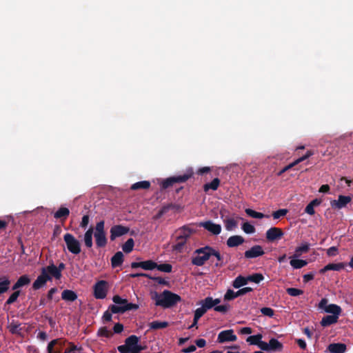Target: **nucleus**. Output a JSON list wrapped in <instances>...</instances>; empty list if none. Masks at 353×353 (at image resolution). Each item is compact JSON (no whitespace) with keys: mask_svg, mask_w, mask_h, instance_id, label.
<instances>
[{"mask_svg":"<svg viewBox=\"0 0 353 353\" xmlns=\"http://www.w3.org/2000/svg\"><path fill=\"white\" fill-rule=\"evenodd\" d=\"M152 298L155 300L156 305L161 306L163 308L172 307L181 300L179 295L167 290H164L161 294L154 292Z\"/></svg>","mask_w":353,"mask_h":353,"instance_id":"obj_1","label":"nucleus"},{"mask_svg":"<svg viewBox=\"0 0 353 353\" xmlns=\"http://www.w3.org/2000/svg\"><path fill=\"white\" fill-rule=\"evenodd\" d=\"M140 338L136 335H130L125 340L123 345L117 347L120 353H141L145 347L139 344Z\"/></svg>","mask_w":353,"mask_h":353,"instance_id":"obj_2","label":"nucleus"},{"mask_svg":"<svg viewBox=\"0 0 353 353\" xmlns=\"http://www.w3.org/2000/svg\"><path fill=\"white\" fill-rule=\"evenodd\" d=\"M212 251L213 248L209 245L196 249L194 251L196 255L192 256L191 259L192 264L196 266L203 265L212 256Z\"/></svg>","mask_w":353,"mask_h":353,"instance_id":"obj_3","label":"nucleus"},{"mask_svg":"<svg viewBox=\"0 0 353 353\" xmlns=\"http://www.w3.org/2000/svg\"><path fill=\"white\" fill-rule=\"evenodd\" d=\"M193 174V170L192 168H190L188 169L186 172L182 175L174 176L167 178L161 182V188L163 190H165L172 186L174 183H185L192 176Z\"/></svg>","mask_w":353,"mask_h":353,"instance_id":"obj_4","label":"nucleus"},{"mask_svg":"<svg viewBox=\"0 0 353 353\" xmlns=\"http://www.w3.org/2000/svg\"><path fill=\"white\" fill-rule=\"evenodd\" d=\"M68 250L73 254H79L81 251V243L72 234L66 233L63 236Z\"/></svg>","mask_w":353,"mask_h":353,"instance_id":"obj_5","label":"nucleus"},{"mask_svg":"<svg viewBox=\"0 0 353 353\" xmlns=\"http://www.w3.org/2000/svg\"><path fill=\"white\" fill-rule=\"evenodd\" d=\"M108 292V282L101 280L94 285V296L97 299H103L106 297Z\"/></svg>","mask_w":353,"mask_h":353,"instance_id":"obj_6","label":"nucleus"},{"mask_svg":"<svg viewBox=\"0 0 353 353\" xmlns=\"http://www.w3.org/2000/svg\"><path fill=\"white\" fill-rule=\"evenodd\" d=\"M253 291V289L250 287H245L239 289L238 291L234 292L232 290L228 289L224 295V301H231L235 298L244 295L248 292Z\"/></svg>","mask_w":353,"mask_h":353,"instance_id":"obj_7","label":"nucleus"},{"mask_svg":"<svg viewBox=\"0 0 353 353\" xmlns=\"http://www.w3.org/2000/svg\"><path fill=\"white\" fill-rule=\"evenodd\" d=\"M48 281H52L50 275L46 274V272L41 269L40 275L38 276L32 284V289L34 290H39L43 288Z\"/></svg>","mask_w":353,"mask_h":353,"instance_id":"obj_8","label":"nucleus"},{"mask_svg":"<svg viewBox=\"0 0 353 353\" xmlns=\"http://www.w3.org/2000/svg\"><path fill=\"white\" fill-rule=\"evenodd\" d=\"M284 235L283 230L276 227H272L268 230L265 233L266 239L270 242L281 239Z\"/></svg>","mask_w":353,"mask_h":353,"instance_id":"obj_9","label":"nucleus"},{"mask_svg":"<svg viewBox=\"0 0 353 353\" xmlns=\"http://www.w3.org/2000/svg\"><path fill=\"white\" fill-rule=\"evenodd\" d=\"M237 339L236 336L234 334L232 330H228L221 331L217 338V342L223 343L225 342H234Z\"/></svg>","mask_w":353,"mask_h":353,"instance_id":"obj_10","label":"nucleus"},{"mask_svg":"<svg viewBox=\"0 0 353 353\" xmlns=\"http://www.w3.org/2000/svg\"><path fill=\"white\" fill-rule=\"evenodd\" d=\"M129 230V228L121 225H116L112 226L110 229V240L114 241L116 238L127 234Z\"/></svg>","mask_w":353,"mask_h":353,"instance_id":"obj_11","label":"nucleus"},{"mask_svg":"<svg viewBox=\"0 0 353 353\" xmlns=\"http://www.w3.org/2000/svg\"><path fill=\"white\" fill-rule=\"evenodd\" d=\"M200 227H203L205 230H208L214 235H218L221 232V226L219 224H216L212 221H207L201 222L199 223Z\"/></svg>","mask_w":353,"mask_h":353,"instance_id":"obj_12","label":"nucleus"},{"mask_svg":"<svg viewBox=\"0 0 353 353\" xmlns=\"http://www.w3.org/2000/svg\"><path fill=\"white\" fill-rule=\"evenodd\" d=\"M156 267H157V263L152 260H147V261H141V262H132L131 263V268L132 269L141 268L145 270H152L155 269Z\"/></svg>","mask_w":353,"mask_h":353,"instance_id":"obj_13","label":"nucleus"},{"mask_svg":"<svg viewBox=\"0 0 353 353\" xmlns=\"http://www.w3.org/2000/svg\"><path fill=\"white\" fill-rule=\"evenodd\" d=\"M264 251L261 245H256L244 253L246 259H254L264 254Z\"/></svg>","mask_w":353,"mask_h":353,"instance_id":"obj_14","label":"nucleus"},{"mask_svg":"<svg viewBox=\"0 0 353 353\" xmlns=\"http://www.w3.org/2000/svg\"><path fill=\"white\" fill-rule=\"evenodd\" d=\"M351 200L352 197L350 196L339 195L338 200H333L331 202V205L338 209H341L345 207L346 205L351 201Z\"/></svg>","mask_w":353,"mask_h":353,"instance_id":"obj_15","label":"nucleus"},{"mask_svg":"<svg viewBox=\"0 0 353 353\" xmlns=\"http://www.w3.org/2000/svg\"><path fill=\"white\" fill-rule=\"evenodd\" d=\"M346 350V345L341 343H333L327 346V350L330 353H345Z\"/></svg>","mask_w":353,"mask_h":353,"instance_id":"obj_16","label":"nucleus"},{"mask_svg":"<svg viewBox=\"0 0 353 353\" xmlns=\"http://www.w3.org/2000/svg\"><path fill=\"white\" fill-rule=\"evenodd\" d=\"M41 269L44 270V272H46V274L50 275L52 279V277H54L56 279H60L62 276L61 273H60L59 272V270H57V266L54 265L53 263L46 267L42 268Z\"/></svg>","mask_w":353,"mask_h":353,"instance_id":"obj_17","label":"nucleus"},{"mask_svg":"<svg viewBox=\"0 0 353 353\" xmlns=\"http://www.w3.org/2000/svg\"><path fill=\"white\" fill-rule=\"evenodd\" d=\"M70 215V210L65 207H61L59 210L54 213V218L60 219L63 223Z\"/></svg>","mask_w":353,"mask_h":353,"instance_id":"obj_18","label":"nucleus"},{"mask_svg":"<svg viewBox=\"0 0 353 353\" xmlns=\"http://www.w3.org/2000/svg\"><path fill=\"white\" fill-rule=\"evenodd\" d=\"M245 241L244 239L239 235H234L229 237L227 240V245L229 248L237 247Z\"/></svg>","mask_w":353,"mask_h":353,"instance_id":"obj_19","label":"nucleus"},{"mask_svg":"<svg viewBox=\"0 0 353 353\" xmlns=\"http://www.w3.org/2000/svg\"><path fill=\"white\" fill-rule=\"evenodd\" d=\"M345 266L346 264L344 263H329L320 270V273L323 274L328 270L340 271Z\"/></svg>","mask_w":353,"mask_h":353,"instance_id":"obj_20","label":"nucleus"},{"mask_svg":"<svg viewBox=\"0 0 353 353\" xmlns=\"http://www.w3.org/2000/svg\"><path fill=\"white\" fill-rule=\"evenodd\" d=\"M123 254L119 251L111 259V265L113 268L120 267L123 262Z\"/></svg>","mask_w":353,"mask_h":353,"instance_id":"obj_21","label":"nucleus"},{"mask_svg":"<svg viewBox=\"0 0 353 353\" xmlns=\"http://www.w3.org/2000/svg\"><path fill=\"white\" fill-rule=\"evenodd\" d=\"M338 319L339 316L336 315H327L322 319L321 321V325L323 327H327L334 323H336Z\"/></svg>","mask_w":353,"mask_h":353,"instance_id":"obj_22","label":"nucleus"},{"mask_svg":"<svg viewBox=\"0 0 353 353\" xmlns=\"http://www.w3.org/2000/svg\"><path fill=\"white\" fill-rule=\"evenodd\" d=\"M61 299L67 301H74L77 299V294L72 290H64L61 293Z\"/></svg>","mask_w":353,"mask_h":353,"instance_id":"obj_23","label":"nucleus"},{"mask_svg":"<svg viewBox=\"0 0 353 353\" xmlns=\"http://www.w3.org/2000/svg\"><path fill=\"white\" fill-rule=\"evenodd\" d=\"M269 351H281L283 349V344L277 339L272 338L269 343Z\"/></svg>","mask_w":353,"mask_h":353,"instance_id":"obj_24","label":"nucleus"},{"mask_svg":"<svg viewBox=\"0 0 353 353\" xmlns=\"http://www.w3.org/2000/svg\"><path fill=\"white\" fill-rule=\"evenodd\" d=\"M321 201L318 199H315L310 202L305 208V212L310 214L314 215L315 213L314 207L319 205Z\"/></svg>","mask_w":353,"mask_h":353,"instance_id":"obj_25","label":"nucleus"},{"mask_svg":"<svg viewBox=\"0 0 353 353\" xmlns=\"http://www.w3.org/2000/svg\"><path fill=\"white\" fill-rule=\"evenodd\" d=\"M248 283V282L247 281V276L239 275L233 281L232 286L236 289H239L241 287L247 285Z\"/></svg>","mask_w":353,"mask_h":353,"instance_id":"obj_26","label":"nucleus"},{"mask_svg":"<svg viewBox=\"0 0 353 353\" xmlns=\"http://www.w3.org/2000/svg\"><path fill=\"white\" fill-rule=\"evenodd\" d=\"M96 244L98 248H103L107 244V239L105 233L94 234Z\"/></svg>","mask_w":353,"mask_h":353,"instance_id":"obj_27","label":"nucleus"},{"mask_svg":"<svg viewBox=\"0 0 353 353\" xmlns=\"http://www.w3.org/2000/svg\"><path fill=\"white\" fill-rule=\"evenodd\" d=\"M10 281L6 276L0 278V294L6 292L10 287Z\"/></svg>","mask_w":353,"mask_h":353,"instance_id":"obj_28","label":"nucleus"},{"mask_svg":"<svg viewBox=\"0 0 353 353\" xmlns=\"http://www.w3.org/2000/svg\"><path fill=\"white\" fill-rule=\"evenodd\" d=\"M220 180L214 178L210 183H205L203 185V190L208 192L209 190H216L219 186Z\"/></svg>","mask_w":353,"mask_h":353,"instance_id":"obj_29","label":"nucleus"},{"mask_svg":"<svg viewBox=\"0 0 353 353\" xmlns=\"http://www.w3.org/2000/svg\"><path fill=\"white\" fill-rule=\"evenodd\" d=\"M93 228H90L84 234V243L87 248H90L92 246Z\"/></svg>","mask_w":353,"mask_h":353,"instance_id":"obj_30","label":"nucleus"},{"mask_svg":"<svg viewBox=\"0 0 353 353\" xmlns=\"http://www.w3.org/2000/svg\"><path fill=\"white\" fill-rule=\"evenodd\" d=\"M150 187V182L148 181H141L132 185L131 190H137L139 189L147 190Z\"/></svg>","mask_w":353,"mask_h":353,"instance_id":"obj_31","label":"nucleus"},{"mask_svg":"<svg viewBox=\"0 0 353 353\" xmlns=\"http://www.w3.org/2000/svg\"><path fill=\"white\" fill-rule=\"evenodd\" d=\"M325 312L339 316L341 312V308L336 304H330L326 307Z\"/></svg>","mask_w":353,"mask_h":353,"instance_id":"obj_32","label":"nucleus"},{"mask_svg":"<svg viewBox=\"0 0 353 353\" xmlns=\"http://www.w3.org/2000/svg\"><path fill=\"white\" fill-rule=\"evenodd\" d=\"M310 244L308 243H303L301 245L296 248L294 257L300 256L303 253H307L310 250Z\"/></svg>","mask_w":353,"mask_h":353,"instance_id":"obj_33","label":"nucleus"},{"mask_svg":"<svg viewBox=\"0 0 353 353\" xmlns=\"http://www.w3.org/2000/svg\"><path fill=\"white\" fill-rule=\"evenodd\" d=\"M168 326L167 321H154L149 323V327L151 330L163 329Z\"/></svg>","mask_w":353,"mask_h":353,"instance_id":"obj_34","label":"nucleus"},{"mask_svg":"<svg viewBox=\"0 0 353 353\" xmlns=\"http://www.w3.org/2000/svg\"><path fill=\"white\" fill-rule=\"evenodd\" d=\"M134 245V241L133 239L130 238L122 245V250L126 254L130 253L133 250Z\"/></svg>","mask_w":353,"mask_h":353,"instance_id":"obj_35","label":"nucleus"},{"mask_svg":"<svg viewBox=\"0 0 353 353\" xmlns=\"http://www.w3.org/2000/svg\"><path fill=\"white\" fill-rule=\"evenodd\" d=\"M264 279V276L261 273H254L247 276L248 282H253L255 283H259Z\"/></svg>","mask_w":353,"mask_h":353,"instance_id":"obj_36","label":"nucleus"},{"mask_svg":"<svg viewBox=\"0 0 353 353\" xmlns=\"http://www.w3.org/2000/svg\"><path fill=\"white\" fill-rule=\"evenodd\" d=\"M290 263L294 269H300L305 266L307 264V261L303 259H291Z\"/></svg>","mask_w":353,"mask_h":353,"instance_id":"obj_37","label":"nucleus"},{"mask_svg":"<svg viewBox=\"0 0 353 353\" xmlns=\"http://www.w3.org/2000/svg\"><path fill=\"white\" fill-rule=\"evenodd\" d=\"M59 343H60L61 345H64L65 341H62L61 339H54V340L51 341L48 345V347H47L48 352V353H59V352H57L54 351V345H56Z\"/></svg>","mask_w":353,"mask_h":353,"instance_id":"obj_38","label":"nucleus"},{"mask_svg":"<svg viewBox=\"0 0 353 353\" xmlns=\"http://www.w3.org/2000/svg\"><path fill=\"white\" fill-rule=\"evenodd\" d=\"M199 304L202 305L206 311L214 307L212 302V297L211 296H208L203 300H201Z\"/></svg>","mask_w":353,"mask_h":353,"instance_id":"obj_39","label":"nucleus"},{"mask_svg":"<svg viewBox=\"0 0 353 353\" xmlns=\"http://www.w3.org/2000/svg\"><path fill=\"white\" fill-rule=\"evenodd\" d=\"M245 213L252 217V218H254V219H263L264 217H269L268 215H265L261 212H256L255 210H252V209H250V208H248L245 210Z\"/></svg>","mask_w":353,"mask_h":353,"instance_id":"obj_40","label":"nucleus"},{"mask_svg":"<svg viewBox=\"0 0 353 353\" xmlns=\"http://www.w3.org/2000/svg\"><path fill=\"white\" fill-rule=\"evenodd\" d=\"M192 230L185 226L182 227L179 230V236L181 239L187 240L191 235Z\"/></svg>","mask_w":353,"mask_h":353,"instance_id":"obj_41","label":"nucleus"},{"mask_svg":"<svg viewBox=\"0 0 353 353\" xmlns=\"http://www.w3.org/2000/svg\"><path fill=\"white\" fill-rule=\"evenodd\" d=\"M97 335L99 336L110 338L112 336L113 333L109 330L107 327H101L98 330Z\"/></svg>","mask_w":353,"mask_h":353,"instance_id":"obj_42","label":"nucleus"},{"mask_svg":"<svg viewBox=\"0 0 353 353\" xmlns=\"http://www.w3.org/2000/svg\"><path fill=\"white\" fill-rule=\"evenodd\" d=\"M225 229L231 231L237 226V222L234 219H228L224 220Z\"/></svg>","mask_w":353,"mask_h":353,"instance_id":"obj_43","label":"nucleus"},{"mask_svg":"<svg viewBox=\"0 0 353 353\" xmlns=\"http://www.w3.org/2000/svg\"><path fill=\"white\" fill-rule=\"evenodd\" d=\"M261 339L262 335L261 334H258L256 335L248 336L246 339V341L249 343L250 345H257Z\"/></svg>","mask_w":353,"mask_h":353,"instance_id":"obj_44","label":"nucleus"},{"mask_svg":"<svg viewBox=\"0 0 353 353\" xmlns=\"http://www.w3.org/2000/svg\"><path fill=\"white\" fill-rule=\"evenodd\" d=\"M156 269H157L158 270H159L161 272L170 273L172 270V265H170L169 263H162V264H159V265H158L157 263Z\"/></svg>","mask_w":353,"mask_h":353,"instance_id":"obj_45","label":"nucleus"},{"mask_svg":"<svg viewBox=\"0 0 353 353\" xmlns=\"http://www.w3.org/2000/svg\"><path fill=\"white\" fill-rule=\"evenodd\" d=\"M172 207V205H168L161 208L159 212L154 216L153 219L157 220L160 219L163 214L167 213L169 210Z\"/></svg>","mask_w":353,"mask_h":353,"instance_id":"obj_46","label":"nucleus"},{"mask_svg":"<svg viewBox=\"0 0 353 353\" xmlns=\"http://www.w3.org/2000/svg\"><path fill=\"white\" fill-rule=\"evenodd\" d=\"M109 310H110L112 314H123L125 312L123 305H110L109 306Z\"/></svg>","mask_w":353,"mask_h":353,"instance_id":"obj_47","label":"nucleus"},{"mask_svg":"<svg viewBox=\"0 0 353 353\" xmlns=\"http://www.w3.org/2000/svg\"><path fill=\"white\" fill-rule=\"evenodd\" d=\"M286 292L292 296H297L303 294V291L302 290L294 288H287Z\"/></svg>","mask_w":353,"mask_h":353,"instance_id":"obj_48","label":"nucleus"},{"mask_svg":"<svg viewBox=\"0 0 353 353\" xmlns=\"http://www.w3.org/2000/svg\"><path fill=\"white\" fill-rule=\"evenodd\" d=\"M242 230L246 233V234H252L255 232V228L254 225L250 224L248 222H245L242 225Z\"/></svg>","mask_w":353,"mask_h":353,"instance_id":"obj_49","label":"nucleus"},{"mask_svg":"<svg viewBox=\"0 0 353 353\" xmlns=\"http://www.w3.org/2000/svg\"><path fill=\"white\" fill-rule=\"evenodd\" d=\"M20 295V291L14 292L6 301V305H11L14 303Z\"/></svg>","mask_w":353,"mask_h":353,"instance_id":"obj_50","label":"nucleus"},{"mask_svg":"<svg viewBox=\"0 0 353 353\" xmlns=\"http://www.w3.org/2000/svg\"><path fill=\"white\" fill-rule=\"evenodd\" d=\"M288 212V210L287 209H280L279 210H276L275 212H273L272 216L274 219H279L281 217L285 216Z\"/></svg>","mask_w":353,"mask_h":353,"instance_id":"obj_51","label":"nucleus"},{"mask_svg":"<svg viewBox=\"0 0 353 353\" xmlns=\"http://www.w3.org/2000/svg\"><path fill=\"white\" fill-rule=\"evenodd\" d=\"M186 241L187 240H185L184 239H181V237L177 236L176 237V243L174 245V249L175 250L180 251L183 248V247L185 245V244L186 243Z\"/></svg>","mask_w":353,"mask_h":353,"instance_id":"obj_52","label":"nucleus"},{"mask_svg":"<svg viewBox=\"0 0 353 353\" xmlns=\"http://www.w3.org/2000/svg\"><path fill=\"white\" fill-rule=\"evenodd\" d=\"M21 287L28 285L30 283V279L26 274L21 276L17 281Z\"/></svg>","mask_w":353,"mask_h":353,"instance_id":"obj_53","label":"nucleus"},{"mask_svg":"<svg viewBox=\"0 0 353 353\" xmlns=\"http://www.w3.org/2000/svg\"><path fill=\"white\" fill-rule=\"evenodd\" d=\"M112 301L115 304H117V305H125L128 300L125 299H122L119 295H114L112 298Z\"/></svg>","mask_w":353,"mask_h":353,"instance_id":"obj_54","label":"nucleus"},{"mask_svg":"<svg viewBox=\"0 0 353 353\" xmlns=\"http://www.w3.org/2000/svg\"><path fill=\"white\" fill-rule=\"evenodd\" d=\"M261 312L264 316L272 317L274 315V310L270 307H264L261 309Z\"/></svg>","mask_w":353,"mask_h":353,"instance_id":"obj_55","label":"nucleus"},{"mask_svg":"<svg viewBox=\"0 0 353 353\" xmlns=\"http://www.w3.org/2000/svg\"><path fill=\"white\" fill-rule=\"evenodd\" d=\"M214 310L216 312H219L225 314L230 310V305L224 304V305H217L214 307Z\"/></svg>","mask_w":353,"mask_h":353,"instance_id":"obj_56","label":"nucleus"},{"mask_svg":"<svg viewBox=\"0 0 353 353\" xmlns=\"http://www.w3.org/2000/svg\"><path fill=\"white\" fill-rule=\"evenodd\" d=\"M212 256H215L218 261V262L216 263V266H219L222 265L223 256L221 255L219 251L213 248V251H212Z\"/></svg>","mask_w":353,"mask_h":353,"instance_id":"obj_57","label":"nucleus"},{"mask_svg":"<svg viewBox=\"0 0 353 353\" xmlns=\"http://www.w3.org/2000/svg\"><path fill=\"white\" fill-rule=\"evenodd\" d=\"M148 279L157 282L160 285H168L169 284V283L167 281L159 276H152L149 274Z\"/></svg>","mask_w":353,"mask_h":353,"instance_id":"obj_58","label":"nucleus"},{"mask_svg":"<svg viewBox=\"0 0 353 353\" xmlns=\"http://www.w3.org/2000/svg\"><path fill=\"white\" fill-rule=\"evenodd\" d=\"M105 233L104 232V221H101L96 225L94 234Z\"/></svg>","mask_w":353,"mask_h":353,"instance_id":"obj_59","label":"nucleus"},{"mask_svg":"<svg viewBox=\"0 0 353 353\" xmlns=\"http://www.w3.org/2000/svg\"><path fill=\"white\" fill-rule=\"evenodd\" d=\"M112 313L109 310H106L105 312H104L103 315L102 316V319H103V323L111 321H112Z\"/></svg>","mask_w":353,"mask_h":353,"instance_id":"obj_60","label":"nucleus"},{"mask_svg":"<svg viewBox=\"0 0 353 353\" xmlns=\"http://www.w3.org/2000/svg\"><path fill=\"white\" fill-rule=\"evenodd\" d=\"M123 306H124L125 312L126 311H130V310H136L139 308V305L137 304L128 303V301H127V303L125 304V305H123Z\"/></svg>","mask_w":353,"mask_h":353,"instance_id":"obj_61","label":"nucleus"},{"mask_svg":"<svg viewBox=\"0 0 353 353\" xmlns=\"http://www.w3.org/2000/svg\"><path fill=\"white\" fill-rule=\"evenodd\" d=\"M207 311L205 310V308L201 305V307H199L197 308L195 311H194V316L196 317V318H198V319H200L201 316H203L204 315V314Z\"/></svg>","mask_w":353,"mask_h":353,"instance_id":"obj_62","label":"nucleus"},{"mask_svg":"<svg viewBox=\"0 0 353 353\" xmlns=\"http://www.w3.org/2000/svg\"><path fill=\"white\" fill-rule=\"evenodd\" d=\"M338 254V248L335 246L330 247L327 250V254L329 256H334Z\"/></svg>","mask_w":353,"mask_h":353,"instance_id":"obj_63","label":"nucleus"},{"mask_svg":"<svg viewBox=\"0 0 353 353\" xmlns=\"http://www.w3.org/2000/svg\"><path fill=\"white\" fill-rule=\"evenodd\" d=\"M123 330V325L120 323H116L113 327V332L115 334H120Z\"/></svg>","mask_w":353,"mask_h":353,"instance_id":"obj_64","label":"nucleus"}]
</instances>
